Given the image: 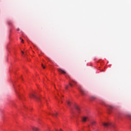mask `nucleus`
<instances>
[{"mask_svg":"<svg viewBox=\"0 0 131 131\" xmlns=\"http://www.w3.org/2000/svg\"><path fill=\"white\" fill-rule=\"evenodd\" d=\"M103 125L105 126V127H110V126H113V125H112V124H111L110 122L103 123Z\"/></svg>","mask_w":131,"mask_h":131,"instance_id":"nucleus-1","label":"nucleus"},{"mask_svg":"<svg viewBox=\"0 0 131 131\" xmlns=\"http://www.w3.org/2000/svg\"><path fill=\"white\" fill-rule=\"evenodd\" d=\"M79 90L81 95H82L83 96H84V95H85V94H86V92L85 91V90H83V89L80 88H79Z\"/></svg>","mask_w":131,"mask_h":131,"instance_id":"nucleus-2","label":"nucleus"},{"mask_svg":"<svg viewBox=\"0 0 131 131\" xmlns=\"http://www.w3.org/2000/svg\"><path fill=\"white\" fill-rule=\"evenodd\" d=\"M30 98H34V99H36L37 101H40V99L38 97H36V96L33 94H30Z\"/></svg>","mask_w":131,"mask_h":131,"instance_id":"nucleus-3","label":"nucleus"},{"mask_svg":"<svg viewBox=\"0 0 131 131\" xmlns=\"http://www.w3.org/2000/svg\"><path fill=\"white\" fill-rule=\"evenodd\" d=\"M81 120L82 122H86L89 120V118L86 116H83L81 118Z\"/></svg>","mask_w":131,"mask_h":131,"instance_id":"nucleus-4","label":"nucleus"},{"mask_svg":"<svg viewBox=\"0 0 131 131\" xmlns=\"http://www.w3.org/2000/svg\"><path fill=\"white\" fill-rule=\"evenodd\" d=\"M58 72H60V73H62V74H66V71L61 69H58Z\"/></svg>","mask_w":131,"mask_h":131,"instance_id":"nucleus-5","label":"nucleus"},{"mask_svg":"<svg viewBox=\"0 0 131 131\" xmlns=\"http://www.w3.org/2000/svg\"><path fill=\"white\" fill-rule=\"evenodd\" d=\"M106 108L108 110L110 111L111 109H113L114 106L113 105H107Z\"/></svg>","mask_w":131,"mask_h":131,"instance_id":"nucleus-6","label":"nucleus"},{"mask_svg":"<svg viewBox=\"0 0 131 131\" xmlns=\"http://www.w3.org/2000/svg\"><path fill=\"white\" fill-rule=\"evenodd\" d=\"M96 99H97V97H96L95 96H92L90 98V100L94 101V100H96Z\"/></svg>","mask_w":131,"mask_h":131,"instance_id":"nucleus-7","label":"nucleus"},{"mask_svg":"<svg viewBox=\"0 0 131 131\" xmlns=\"http://www.w3.org/2000/svg\"><path fill=\"white\" fill-rule=\"evenodd\" d=\"M32 129H33V130H35V131L39 130V128H38V127H32Z\"/></svg>","mask_w":131,"mask_h":131,"instance_id":"nucleus-8","label":"nucleus"},{"mask_svg":"<svg viewBox=\"0 0 131 131\" xmlns=\"http://www.w3.org/2000/svg\"><path fill=\"white\" fill-rule=\"evenodd\" d=\"M75 108L78 111V113H79V111H80V108H79V107L78 106H77V105H76L75 106Z\"/></svg>","mask_w":131,"mask_h":131,"instance_id":"nucleus-9","label":"nucleus"},{"mask_svg":"<svg viewBox=\"0 0 131 131\" xmlns=\"http://www.w3.org/2000/svg\"><path fill=\"white\" fill-rule=\"evenodd\" d=\"M50 115H52V116H54V117H56L57 116V115H58V114L57 113H55L54 114H49Z\"/></svg>","mask_w":131,"mask_h":131,"instance_id":"nucleus-10","label":"nucleus"},{"mask_svg":"<svg viewBox=\"0 0 131 131\" xmlns=\"http://www.w3.org/2000/svg\"><path fill=\"white\" fill-rule=\"evenodd\" d=\"M91 125H95V124H96V121H93L91 122Z\"/></svg>","mask_w":131,"mask_h":131,"instance_id":"nucleus-11","label":"nucleus"},{"mask_svg":"<svg viewBox=\"0 0 131 131\" xmlns=\"http://www.w3.org/2000/svg\"><path fill=\"white\" fill-rule=\"evenodd\" d=\"M72 82H73V83H74V84H76V83H77V82L75 80H72Z\"/></svg>","mask_w":131,"mask_h":131,"instance_id":"nucleus-12","label":"nucleus"},{"mask_svg":"<svg viewBox=\"0 0 131 131\" xmlns=\"http://www.w3.org/2000/svg\"><path fill=\"white\" fill-rule=\"evenodd\" d=\"M67 104L68 105L70 106L71 103L70 102V101H67Z\"/></svg>","mask_w":131,"mask_h":131,"instance_id":"nucleus-13","label":"nucleus"},{"mask_svg":"<svg viewBox=\"0 0 131 131\" xmlns=\"http://www.w3.org/2000/svg\"><path fill=\"white\" fill-rule=\"evenodd\" d=\"M68 88H69V86L68 85H66V90H68Z\"/></svg>","mask_w":131,"mask_h":131,"instance_id":"nucleus-14","label":"nucleus"},{"mask_svg":"<svg viewBox=\"0 0 131 131\" xmlns=\"http://www.w3.org/2000/svg\"><path fill=\"white\" fill-rule=\"evenodd\" d=\"M69 85L72 88L73 86V84H72L71 83H69Z\"/></svg>","mask_w":131,"mask_h":131,"instance_id":"nucleus-15","label":"nucleus"},{"mask_svg":"<svg viewBox=\"0 0 131 131\" xmlns=\"http://www.w3.org/2000/svg\"><path fill=\"white\" fill-rule=\"evenodd\" d=\"M117 118H119V119H120V118H121V117H120V115H118L117 116Z\"/></svg>","mask_w":131,"mask_h":131,"instance_id":"nucleus-16","label":"nucleus"},{"mask_svg":"<svg viewBox=\"0 0 131 131\" xmlns=\"http://www.w3.org/2000/svg\"><path fill=\"white\" fill-rule=\"evenodd\" d=\"M41 66L43 69H45L46 67H45V66H43V64H41Z\"/></svg>","mask_w":131,"mask_h":131,"instance_id":"nucleus-17","label":"nucleus"},{"mask_svg":"<svg viewBox=\"0 0 131 131\" xmlns=\"http://www.w3.org/2000/svg\"><path fill=\"white\" fill-rule=\"evenodd\" d=\"M24 40H23V39H21V42H24Z\"/></svg>","mask_w":131,"mask_h":131,"instance_id":"nucleus-18","label":"nucleus"},{"mask_svg":"<svg viewBox=\"0 0 131 131\" xmlns=\"http://www.w3.org/2000/svg\"><path fill=\"white\" fill-rule=\"evenodd\" d=\"M17 31H19L20 30V29L18 28V29H17Z\"/></svg>","mask_w":131,"mask_h":131,"instance_id":"nucleus-19","label":"nucleus"},{"mask_svg":"<svg viewBox=\"0 0 131 131\" xmlns=\"http://www.w3.org/2000/svg\"><path fill=\"white\" fill-rule=\"evenodd\" d=\"M21 53H22L23 54H24V52L23 51H21Z\"/></svg>","mask_w":131,"mask_h":131,"instance_id":"nucleus-20","label":"nucleus"},{"mask_svg":"<svg viewBox=\"0 0 131 131\" xmlns=\"http://www.w3.org/2000/svg\"><path fill=\"white\" fill-rule=\"evenodd\" d=\"M88 126H89V127H90V126H91V125H89Z\"/></svg>","mask_w":131,"mask_h":131,"instance_id":"nucleus-21","label":"nucleus"},{"mask_svg":"<svg viewBox=\"0 0 131 131\" xmlns=\"http://www.w3.org/2000/svg\"><path fill=\"white\" fill-rule=\"evenodd\" d=\"M129 117H131V115H129Z\"/></svg>","mask_w":131,"mask_h":131,"instance_id":"nucleus-22","label":"nucleus"}]
</instances>
